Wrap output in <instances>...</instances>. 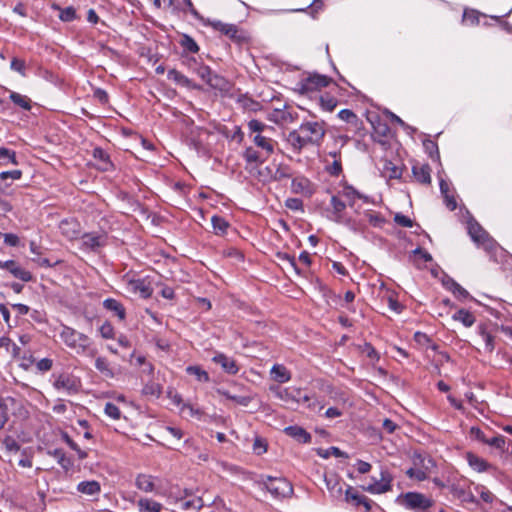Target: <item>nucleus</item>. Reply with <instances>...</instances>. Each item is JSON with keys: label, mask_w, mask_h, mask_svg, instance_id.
Here are the masks:
<instances>
[{"label": "nucleus", "mask_w": 512, "mask_h": 512, "mask_svg": "<svg viewBox=\"0 0 512 512\" xmlns=\"http://www.w3.org/2000/svg\"><path fill=\"white\" fill-rule=\"evenodd\" d=\"M324 480L331 497L334 499L342 498L344 491L340 478L336 474H330L326 475Z\"/></svg>", "instance_id": "4468645a"}, {"label": "nucleus", "mask_w": 512, "mask_h": 512, "mask_svg": "<svg viewBox=\"0 0 512 512\" xmlns=\"http://www.w3.org/2000/svg\"><path fill=\"white\" fill-rule=\"evenodd\" d=\"M292 175L291 169L287 165H279L275 172L272 174V179L275 181H281L283 179L290 178Z\"/></svg>", "instance_id": "09e8293b"}, {"label": "nucleus", "mask_w": 512, "mask_h": 512, "mask_svg": "<svg viewBox=\"0 0 512 512\" xmlns=\"http://www.w3.org/2000/svg\"><path fill=\"white\" fill-rule=\"evenodd\" d=\"M211 26L230 38H235L238 32L236 25L226 24L221 21L210 22Z\"/></svg>", "instance_id": "e433bc0d"}, {"label": "nucleus", "mask_w": 512, "mask_h": 512, "mask_svg": "<svg viewBox=\"0 0 512 512\" xmlns=\"http://www.w3.org/2000/svg\"><path fill=\"white\" fill-rule=\"evenodd\" d=\"M77 491L87 496H95L100 493L101 486L95 480L82 481L77 485Z\"/></svg>", "instance_id": "5701e85b"}, {"label": "nucleus", "mask_w": 512, "mask_h": 512, "mask_svg": "<svg viewBox=\"0 0 512 512\" xmlns=\"http://www.w3.org/2000/svg\"><path fill=\"white\" fill-rule=\"evenodd\" d=\"M144 396L159 398L162 394V386L155 382H147L142 389Z\"/></svg>", "instance_id": "a18cd8bd"}, {"label": "nucleus", "mask_w": 512, "mask_h": 512, "mask_svg": "<svg viewBox=\"0 0 512 512\" xmlns=\"http://www.w3.org/2000/svg\"><path fill=\"white\" fill-rule=\"evenodd\" d=\"M320 105L323 110L332 112L337 106V100L332 96H322L320 98Z\"/></svg>", "instance_id": "5fc2aeb1"}, {"label": "nucleus", "mask_w": 512, "mask_h": 512, "mask_svg": "<svg viewBox=\"0 0 512 512\" xmlns=\"http://www.w3.org/2000/svg\"><path fill=\"white\" fill-rule=\"evenodd\" d=\"M3 447L9 452H16L20 446L12 436H6L2 441Z\"/></svg>", "instance_id": "bf43d9fd"}, {"label": "nucleus", "mask_w": 512, "mask_h": 512, "mask_svg": "<svg viewBox=\"0 0 512 512\" xmlns=\"http://www.w3.org/2000/svg\"><path fill=\"white\" fill-rule=\"evenodd\" d=\"M53 385L56 390L71 395L78 392L81 382L72 374L62 373L56 377Z\"/></svg>", "instance_id": "6e6552de"}, {"label": "nucleus", "mask_w": 512, "mask_h": 512, "mask_svg": "<svg viewBox=\"0 0 512 512\" xmlns=\"http://www.w3.org/2000/svg\"><path fill=\"white\" fill-rule=\"evenodd\" d=\"M248 129L250 131V134H262L266 129H268V126L260 122L256 119H252L248 122Z\"/></svg>", "instance_id": "603ef678"}, {"label": "nucleus", "mask_w": 512, "mask_h": 512, "mask_svg": "<svg viewBox=\"0 0 512 512\" xmlns=\"http://www.w3.org/2000/svg\"><path fill=\"white\" fill-rule=\"evenodd\" d=\"M372 126L374 136L379 138V142H383V139L388 138L391 134V129L389 128V126L386 123L382 122L379 118L376 119L375 121H372Z\"/></svg>", "instance_id": "7c9ffc66"}, {"label": "nucleus", "mask_w": 512, "mask_h": 512, "mask_svg": "<svg viewBox=\"0 0 512 512\" xmlns=\"http://www.w3.org/2000/svg\"><path fill=\"white\" fill-rule=\"evenodd\" d=\"M95 368L106 378H114L115 372L108 359L97 357L95 359Z\"/></svg>", "instance_id": "c85d7f7f"}, {"label": "nucleus", "mask_w": 512, "mask_h": 512, "mask_svg": "<svg viewBox=\"0 0 512 512\" xmlns=\"http://www.w3.org/2000/svg\"><path fill=\"white\" fill-rule=\"evenodd\" d=\"M103 307L111 312H114L115 315L120 320L125 319V315H126L125 309L119 301H117L113 298H108V299L104 300Z\"/></svg>", "instance_id": "473e14b6"}, {"label": "nucleus", "mask_w": 512, "mask_h": 512, "mask_svg": "<svg viewBox=\"0 0 512 512\" xmlns=\"http://www.w3.org/2000/svg\"><path fill=\"white\" fill-rule=\"evenodd\" d=\"M211 223L213 226L214 233L216 235L226 234V232L229 228V223L221 216L214 215L211 218Z\"/></svg>", "instance_id": "79ce46f5"}, {"label": "nucleus", "mask_w": 512, "mask_h": 512, "mask_svg": "<svg viewBox=\"0 0 512 512\" xmlns=\"http://www.w3.org/2000/svg\"><path fill=\"white\" fill-rule=\"evenodd\" d=\"M331 78L320 74H309L301 78L295 85L294 90L302 95H310L320 89L327 87Z\"/></svg>", "instance_id": "20e7f679"}, {"label": "nucleus", "mask_w": 512, "mask_h": 512, "mask_svg": "<svg viewBox=\"0 0 512 512\" xmlns=\"http://www.w3.org/2000/svg\"><path fill=\"white\" fill-rule=\"evenodd\" d=\"M468 233L478 246L483 247L487 251H492L496 242L489 236V234L480 226L475 220L468 222Z\"/></svg>", "instance_id": "423d86ee"}, {"label": "nucleus", "mask_w": 512, "mask_h": 512, "mask_svg": "<svg viewBox=\"0 0 512 512\" xmlns=\"http://www.w3.org/2000/svg\"><path fill=\"white\" fill-rule=\"evenodd\" d=\"M287 142L295 151H300L303 147L308 145V142L299 129L289 132Z\"/></svg>", "instance_id": "393cba45"}, {"label": "nucleus", "mask_w": 512, "mask_h": 512, "mask_svg": "<svg viewBox=\"0 0 512 512\" xmlns=\"http://www.w3.org/2000/svg\"><path fill=\"white\" fill-rule=\"evenodd\" d=\"M212 361L216 364H219L222 369L228 374H236L239 370L234 359L226 356L223 353H216L212 358Z\"/></svg>", "instance_id": "dca6fc26"}, {"label": "nucleus", "mask_w": 512, "mask_h": 512, "mask_svg": "<svg viewBox=\"0 0 512 512\" xmlns=\"http://www.w3.org/2000/svg\"><path fill=\"white\" fill-rule=\"evenodd\" d=\"M345 501L346 502H353L355 505H363L367 510L371 508L370 501L365 496H362L358 494L351 486H348V488L345 491Z\"/></svg>", "instance_id": "b1692460"}, {"label": "nucleus", "mask_w": 512, "mask_h": 512, "mask_svg": "<svg viewBox=\"0 0 512 512\" xmlns=\"http://www.w3.org/2000/svg\"><path fill=\"white\" fill-rule=\"evenodd\" d=\"M63 439L65 440L67 445L78 454V457L80 459H84L87 457V453L80 449L77 443H75L67 434L63 436Z\"/></svg>", "instance_id": "052dcab7"}, {"label": "nucleus", "mask_w": 512, "mask_h": 512, "mask_svg": "<svg viewBox=\"0 0 512 512\" xmlns=\"http://www.w3.org/2000/svg\"><path fill=\"white\" fill-rule=\"evenodd\" d=\"M291 190L295 194H301L306 197H310L314 191V185L311 181L303 176L295 177L291 183Z\"/></svg>", "instance_id": "9b49d317"}, {"label": "nucleus", "mask_w": 512, "mask_h": 512, "mask_svg": "<svg viewBox=\"0 0 512 512\" xmlns=\"http://www.w3.org/2000/svg\"><path fill=\"white\" fill-rule=\"evenodd\" d=\"M6 270H8L14 277L28 282L32 279V275L29 271L21 268L15 261H5Z\"/></svg>", "instance_id": "aec40b11"}, {"label": "nucleus", "mask_w": 512, "mask_h": 512, "mask_svg": "<svg viewBox=\"0 0 512 512\" xmlns=\"http://www.w3.org/2000/svg\"><path fill=\"white\" fill-rule=\"evenodd\" d=\"M59 229L66 238L75 239L80 232V225L75 220H63L59 225Z\"/></svg>", "instance_id": "a211bd4d"}, {"label": "nucleus", "mask_w": 512, "mask_h": 512, "mask_svg": "<svg viewBox=\"0 0 512 512\" xmlns=\"http://www.w3.org/2000/svg\"><path fill=\"white\" fill-rule=\"evenodd\" d=\"M475 490L479 493L481 499L486 503H492L494 500V495L482 485H478L475 487Z\"/></svg>", "instance_id": "680f3d73"}, {"label": "nucleus", "mask_w": 512, "mask_h": 512, "mask_svg": "<svg viewBox=\"0 0 512 512\" xmlns=\"http://www.w3.org/2000/svg\"><path fill=\"white\" fill-rule=\"evenodd\" d=\"M237 103L244 111L247 112H257L262 109L260 102L252 99L247 95H240L237 99Z\"/></svg>", "instance_id": "cd10ccee"}, {"label": "nucleus", "mask_w": 512, "mask_h": 512, "mask_svg": "<svg viewBox=\"0 0 512 512\" xmlns=\"http://www.w3.org/2000/svg\"><path fill=\"white\" fill-rule=\"evenodd\" d=\"M454 321L461 322L465 327H471L474 325L476 318L475 316L466 309H459L452 315Z\"/></svg>", "instance_id": "72a5a7b5"}, {"label": "nucleus", "mask_w": 512, "mask_h": 512, "mask_svg": "<svg viewBox=\"0 0 512 512\" xmlns=\"http://www.w3.org/2000/svg\"><path fill=\"white\" fill-rule=\"evenodd\" d=\"M211 88L219 90L221 92H227L230 90V82L224 77L213 74L207 83Z\"/></svg>", "instance_id": "f704fd0d"}, {"label": "nucleus", "mask_w": 512, "mask_h": 512, "mask_svg": "<svg viewBox=\"0 0 512 512\" xmlns=\"http://www.w3.org/2000/svg\"><path fill=\"white\" fill-rule=\"evenodd\" d=\"M271 376L278 383H286L291 379V373L280 364H275L271 368Z\"/></svg>", "instance_id": "2f4dec72"}, {"label": "nucleus", "mask_w": 512, "mask_h": 512, "mask_svg": "<svg viewBox=\"0 0 512 512\" xmlns=\"http://www.w3.org/2000/svg\"><path fill=\"white\" fill-rule=\"evenodd\" d=\"M243 157L248 164H254L256 166L262 164L267 159V156L263 158L262 155L253 147L246 148L243 153Z\"/></svg>", "instance_id": "4c0bfd02"}, {"label": "nucleus", "mask_w": 512, "mask_h": 512, "mask_svg": "<svg viewBox=\"0 0 512 512\" xmlns=\"http://www.w3.org/2000/svg\"><path fill=\"white\" fill-rule=\"evenodd\" d=\"M477 331L485 343V352L492 353L495 349L494 337L487 331L486 326L483 324L477 327Z\"/></svg>", "instance_id": "c9c22d12"}, {"label": "nucleus", "mask_w": 512, "mask_h": 512, "mask_svg": "<svg viewBox=\"0 0 512 512\" xmlns=\"http://www.w3.org/2000/svg\"><path fill=\"white\" fill-rule=\"evenodd\" d=\"M0 160H3V164L12 163L17 165L16 153L10 149L0 147Z\"/></svg>", "instance_id": "8fccbe9b"}, {"label": "nucleus", "mask_w": 512, "mask_h": 512, "mask_svg": "<svg viewBox=\"0 0 512 512\" xmlns=\"http://www.w3.org/2000/svg\"><path fill=\"white\" fill-rule=\"evenodd\" d=\"M138 512H162L164 506L151 498H140L137 502Z\"/></svg>", "instance_id": "412c9836"}, {"label": "nucleus", "mask_w": 512, "mask_h": 512, "mask_svg": "<svg viewBox=\"0 0 512 512\" xmlns=\"http://www.w3.org/2000/svg\"><path fill=\"white\" fill-rule=\"evenodd\" d=\"M93 157L95 159H98L103 162L104 166L103 169L106 170L108 165H110L109 162V156L108 154L101 148L97 147L93 150Z\"/></svg>", "instance_id": "13d9d810"}, {"label": "nucleus", "mask_w": 512, "mask_h": 512, "mask_svg": "<svg viewBox=\"0 0 512 512\" xmlns=\"http://www.w3.org/2000/svg\"><path fill=\"white\" fill-rule=\"evenodd\" d=\"M285 433L301 443L311 441V435L299 426H288L284 429Z\"/></svg>", "instance_id": "bb28decb"}, {"label": "nucleus", "mask_w": 512, "mask_h": 512, "mask_svg": "<svg viewBox=\"0 0 512 512\" xmlns=\"http://www.w3.org/2000/svg\"><path fill=\"white\" fill-rule=\"evenodd\" d=\"M127 289L134 294H139L144 299L149 298L153 293L150 284L144 279L129 280L127 282Z\"/></svg>", "instance_id": "ddd939ff"}, {"label": "nucleus", "mask_w": 512, "mask_h": 512, "mask_svg": "<svg viewBox=\"0 0 512 512\" xmlns=\"http://www.w3.org/2000/svg\"><path fill=\"white\" fill-rule=\"evenodd\" d=\"M443 285L460 300H464L470 297L469 292L450 277H447L443 280Z\"/></svg>", "instance_id": "6ab92c4d"}, {"label": "nucleus", "mask_w": 512, "mask_h": 512, "mask_svg": "<svg viewBox=\"0 0 512 512\" xmlns=\"http://www.w3.org/2000/svg\"><path fill=\"white\" fill-rule=\"evenodd\" d=\"M187 374L194 376L199 382H208L209 375L200 366H188L186 368Z\"/></svg>", "instance_id": "de8ad7c7"}, {"label": "nucleus", "mask_w": 512, "mask_h": 512, "mask_svg": "<svg viewBox=\"0 0 512 512\" xmlns=\"http://www.w3.org/2000/svg\"><path fill=\"white\" fill-rule=\"evenodd\" d=\"M394 221L396 224H398L399 226H402V227L410 228L413 226L412 220L409 217H407L403 214H400V213L395 214Z\"/></svg>", "instance_id": "338daca9"}, {"label": "nucleus", "mask_w": 512, "mask_h": 512, "mask_svg": "<svg viewBox=\"0 0 512 512\" xmlns=\"http://www.w3.org/2000/svg\"><path fill=\"white\" fill-rule=\"evenodd\" d=\"M204 505L201 497H194L192 499H183L181 501V508L185 512H197Z\"/></svg>", "instance_id": "58836bf2"}, {"label": "nucleus", "mask_w": 512, "mask_h": 512, "mask_svg": "<svg viewBox=\"0 0 512 512\" xmlns=\"http://www.w3.org/2000/svg\"><path fill=\"white\" fill-rule=\"evenodd\" d=\"M404 505L414 511L423 512L433 505V501L417 492H408L403 497Z\"/></svg>", "instance_id": "1a4fd4ad"}, {"label": "nucleus", "mask_w": 512, "mask_h": 512, "mask_svg": "<svg viewBox=\"0 0 512 512\" xmlns=\"http://www.w3.org/2000/svg\"><path fill=\"white\" fill-rule=\"evenodd\" d=\"M185 411H188V414L191 417H194V418H197V419H201V417L203 416V411L202 410H200L198 408H195V407H193L190 404L184 403L182 405L181 412L184 413Z\"/></svg>", "instance_id": "e2e57ef3"}, {"label": "nucleus", "mask_w": 512, "mask_h": 512, "mask_svg": "<svg viewBox=\"0 0 512 512\" xmlns=\"http://www.w3.org/2000/svg\"><path fill=\"white\" fill-rule=\"evenodd\" d=\"M261 484L276 499L289 498L293 494L292 484L282 477H262Z\"/></svg>", "instance_id": "7ed1b4c3"}, {"label": "nucleus", "mask_w": 512, "mask_h": 512, "mask_svg": "<svg viewBox=\"0 0 512 512\" xmlns=\"http://www.w3.org/2000/svg\"><path fill=\"white\" fill-rule=\"evenodd\" d=\"M436 464L430 456H422L417 454L413 457V467L407 470V475L410 478L423 481L434 472Z\"/></svg>", "instance_id": "39448f33"}, {"label": "nucleus", "mask_w": 512, "mask_h": 512, "mask_svg": "<svg viewBox=\"0 0 512 512\" xmlns=\"http://www.w3.org/2000/svg\"><path fill=\"white\" fill-rule=\"evenodd\" d=\"M105 414L113 420H119L121 418L120 409L113 403L108 402L104 408Z\"/></svg>", "instance_id": "6e6d98bb"}, {"label": "nucleus", "mask_w": 512, "mask_h": 512, "mask_svg": "<svg viewBox=\"0 0 512 512\" xmlns=\"http://www.w3.org/2000/svg\"><path fill=\"white\" fill-rule=\"evenodd\" d=\"M467 460L469 465L477 472H483L488 468V463L474 454L469 453Z\"/></svg>", "instance_id": "c03bdc74"}, {"label": "nucleus", "mask_w": 512, "mask_h": 512, "mask_svg": "<svg viewBox=\"0 0 512 512\" xmlns=\"http://www.w3.org/2000/svg\"><path fill=\"white\" fill-rule=\"evenodd\" d=\"M452 494L465 503H477L476 497L473 493L465 491L463 488L458 486L451 487Z\"/></svg>", "instance_id": "a19ab883"}, {"label": "nucleus", "mask_w": 512, "mask_h": 512, "mask_svg": "<svg viewBox=\"0 0 512 512\" xmlns=\"http://www.w3.org/2000/svg\"><path fill=\"white\" fill-rule=\"evenodd\" d=\"M486 444L501 452H504L507 450L508 441L504 436L496 435L488 438Z\"/></svg>", "instance_id": "49530a36"}, {"label": "nucleus", "mask_w": 512, "mask_h": 512, "mask_svg": "<svg viewBox=\"0 0 512 512\" xmlns=\"http://www.w3.org/2000/svg\"><path fill=\"white\" fill-rule=\"evenodd\" d=\"M382 172L389 179H399L402 176V169L388 160L384 162Z\"/></svg>", "instance_id": "ea45409f"}, {"label": "nucleus", "mask_w": 512, "mask_h": 512, "mask_svg": "<svg viewBox=\"0 0 512 512\" xmlns=\"http://www.w3.org/2000/svg\"><path fill=\"white\" fill-rule=\"evenodd\" d=\"M76 18V11L73 7H67L65 9H63L60 13V19L62 21H66V22H69V21H72Z\"/></svg>", "instance_id": "774afa93"}, {"label": "nucleus", "mask_w": 512, "mask_h": 512, "mask_svg": "<svg viewBox=\"0 0 512 512\" xmlns=\"http://www.w3.org/2000/svg\"><path fill=\"white\" fill-rule=\"evenodd\" d=\"M9 97L15 105L21 107L22 109H24V110L31 109V100L27 96L22 95L17 92H11Z\"/></svg>", "instance_id": "37998d69"}, {"label": "nucleus", "mask_w": 512, "mask_h": 512, "mask_svg": "<svg viewBox=\"0 0 512 512\" xmlns=\"http://www.w3.org/2000/svg\"><path fill=\"white\" fill-rule=\"evenodd\" d=\"M187 65L206 84L208 83L209 78H211V76L213 75V72L210 69V67L197 62V60L195 58L189 59Z\"/></svg>", "instance_id": "f3484780"}, {"label": "nucleus", "mask_w": 512, "mask_h": 512, "mask_svg": "<svg viewBox=\"0 0 512 512\" xmlns=\"http://www.w3.org/2000/svg\"><path fill=\"white\" fill-rule=\"evenodd\" d=\"M299 130L308 144H319L325 135L323 121H307L300 125Z\"/></svg>", "instance_id": "0eeeda50"}, {"label": "nucleus", "mask_w": 512, "mask_h": 512, "mask_svg": "<svg viewBox=\"0 0 512 512\" xmlns=\"http://www.w3.org/2000/svg\"><path fill=\"white\" fill-rule=\"evenodd\" d=\"M430 167L428 165H414L412 172L416 180L423 184H430Z\"/></svg>", "instance_id": "c756f323"}, {"label": "nucleus", "mask_w": 512, "mask_h": 512, "mask_svg": "<svg viewBox=\"0 0 512 512\" xmlns=\"http://www.w3.org/2000/svg\"><path fill=\"white\" fill-rule=\"evenodd\" d=\"M339 196L345 198L350 206L354 205L356 199H362L364 202H368V196H365L355 190L352 186L345 185L343 189L339 192Z\"/></svg>", "instance_id": "4be33fe9"}, {"label": "nucleus", "mask_w": 512, "mask_h": 512, "mask_svg": "<svg viewBox=\"0 0 512 512\" xmlns=\"http://www.w3.org/2000/svg\"><path fill=\"white\" fill-rule=\"evenodd\" d=\"M330 203L333 208V212L336 216V219L338 220L340 218V213L344 211V209L346 208V204L338 196L335 195L331 197Z\"/></svg>", "instance_id": "864d4df0"}, {"label": "nucleus", "mask_w": 512, "mask_h": 512, "mask_svg": "<svg viewBox=\"0 0 512 512\" xmlns=\"http://www.w3.org/2000/svg\"><path fill=\"white\" fill-rule=\"evenodd\" d=\"M252 141L257 147L265 151L267 157L274 152L275 142L271 138L262 134H256L253 136Z\"/></svg>", "instance_id": "a878e982"}, {"label": "nucleus", "mask_w": 512, "mask_h": 512, "mask_svg": "<svg viewBox=\"0 0 512 512\" xmlns=\"http://www.w3.org/2000/svg\"><path fill=\"white\" fill-rule=\"evenodd\" d=\"M65 345L77 354H85L90 347V338L77 330L63 325L59 334Z\"/></svg>", "instance_id": "f257e3e1"}, {"label": "nucleus", "mask_w": 512, "mask_h": 512, "mask_svg": "<svg viewBox=\"0 0 512 512\" xmlns=\"http://www.w3.org/2000/svg\"><path fill=\"white\" fill-rule=\"evenodd\" d=\"M10 68L12 70L18 72L22 76H25L26 65H25V61L24 60H21V59H18V58H13L11 60Z\"/></svg>", "instance_id": "0e129e2a"}, {"label": "nucleus", "mask_w": 512, "mask_h": 512, "mask_svg": "<svg viewBox=\"0 0 512 512\" xmlns=\"http://www.w3.org/2000/svg\"><path fill=\"white\" fill-rule=\"evenodd\" d=\"M99 331H100L101 336L105 339H111L114 337V328L108 322H105L104 324H102L99 328Z\"/></svg>", "instance_id": "69168bd1"}, {"label": "nucleus", "mask_w": 512, "mask_h": 512, "mask_svg": "<svg viewBox=\"0 0 512 512\" xmlns=\"http://www.w3.org/2000/svg\"><path fill=\"white\" fill-rule=\"evenodd\" d=\"M391 489V478L387 472L381 473V480H375L369 484L365 490L373 494H382Z\"/></svg>", "instance_id": "2eb2a0df"}, {"label": "nucleus", "mask_w": 512, "mask_h": 512, "mask_svg": "<svg viewBox=\"0 0 512 512\" xmlns=\"http://www.w3.org/2000/svg\"><path fill=\"white\" fill-rule=\"evenodd\" d=\"M50 454L57 460V462L65 469H68L71 465L69 459L66 458L64 452L61 449H55Z\"/></svg>", "instance_id": "4d7b16f0"}, {"label": "nucleus", "mask_w": 512, "mask_h": 512, "mask_svg": "<svg viewBox=\"0 0 512 512\" xmlns=\"http://www.w3.org/2000/svg\"><path fill=\"white\" fill-rule=\"evenodd\" d=\"M158 479L152 475L148 474H139L136 477L135 485L136 487L146 493H158L159 485L157 484Z\"/></svg>", "instance_id": "f8f14e48"}, {"label": "nucleus", "mask_w": 512, "mask_h": 512, "mask_svg": "<svg viewBox=\"0 0 512 512\" xmlns=\"http://www.w3.org/2000/svg\"><path fill=\"white\" fill-rule=\"evenodd\" d=\"M168 79H170L178 84H181L183 86L190 85V80L185 75H183L182 73H180L179 71H177L175 69H172L168 72Z\"/></svg>", "instance_id": "3c124183"}, {"label": "nucleus", "mask_w": 512, "mask_h": 512, "mask_svg": "<svg viewBox=\"0 0 512 512\" xmlns=\"http://www.w3.org/2000/svg\"><path fill=\"white\" fill-rule=\"evenodd\" d=\"M278 398L281 400L288 402V401H295L297 403L306 404L307 407L312 411H320L324 408V403L319 401L317 398L310 396L308 394H303L301 389H289L285 388L282 390H279L277 392Z\"/></svg>", "instance_id": "f03ea898"}, {"label": "nucleus", "mask_w": 512, "mask_h": 512, "mask_svg": "<svg viewBox=\"0 0 512 512\" xmlns=\"http://www.w3.org/2000/svg\"><path fill=\"white\" fill-rule=\"evenodd\" d=\"M105 244L106 236L104 234L87 233L81 238V247L85 251H96Z\"/></svg>", "instance_id": "9d476101"}]
</instances>
